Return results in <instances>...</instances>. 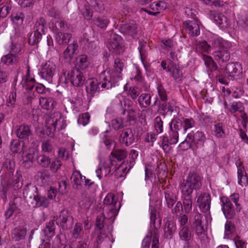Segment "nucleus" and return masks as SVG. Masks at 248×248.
<instances>
[{
    "instance_id": "f257e3e1",
    "label": "nucleus",
    "mask_w": 248,
    "mask_h": 248,
    "mask_svg": "<svg viewBox=\"0 0 248 248\" xmlns=\"http://www.w3.org/2000/svg\"><path fill=\"white\" fill-rule=\"evenodd\" d=\"M202 186L201 177L197 173L189 174L181 185V191L184 210L186 213H190L192 209V194L199 190Z\"/></svg>"
},
{
    "instance_id": "f03ea898",
    "label": "nucleus",
    "mask_w": 248,
    "mask_h": 248,
    "mask_svg": "<svg viewBox=\"0 0 248 248\" xmlns=\"http://www.w3.org/2000/svg\"><path fill=\"white\" fill-rule=\"evenodd\" d=\"M123 66L122 60L116 58L114 60L113 69L104 71L100 74V78L101 80L104 81V83L102 84L103 88L109 89L118 85L119 82L122 78L121 72L123 70Z\"/></svg>"
},
{
    "instance_id": "7ed1b4c3",
    "label": "nucleus",
    "mask_w": 248,
    "mask_h": 248,
    "mask_svg": "<svg viewBox=\"0 0 248 248\" xmlns=\"http://www.w3.org/2000/svg\"><path fill=\"white\" fill-rule=\"evenodd\" d=\"M169 136L164 135L162 138V148L165 153L171 150L170 144H176L178 140L179 131L183 127V123L178 117L173 118L169 124Z\"/></svg>"
},
{
    "instance_id": "20e7f679",
    "label": "nucleus",
    "mask_w": 248,
    "mask_h": 248,
    "mask_svg": "<svg viewBox=\"0 0 248 248\" xmlns=\"http://www.w3.org/2000/svg\"><path fill=\"white\" fill-rule=\"evenodd\" d=\"M85 78L83 73L78 69H73L70 71L62 69L60 77L62 82L66 84L69 81L73 86L78 87L82 86L85 82Z\"/></svg>"
},
{
    "instance_id": "39448f33",
    "label": "nucleus",
    "mask_w": 248,
    "mask_h": 248,
    "mask_svg": "<svg viewBox=\"0 0 248 248\" xmlns=\"http://www.w3.org/2000/svg\"><path fill=\"white\" fill-rule=\"evenodd\" d=\"M46 124V127L48 130L46 133L50 137L54 135L53 133L56 129L59 131L64 129L66 126V120L62 118V114L58 112L47 117Z\"/></svg>"
},
{
    "instance_id": "423d86ee",
    "label": "nucleus",
    "mask_w": 248,
    "mask_h": 248,
    "mask_svg": "<svg viewBox=\"0 0 248 248\" xmlns=\"http://www.w3.org/2000/svg\"><path fill=\"white\" fill-rule=\"evenodd\" d=\"M204 220L202 214L195 212L191 224L192 229L202 243L205 242L207 237L204 226Z\"/></svg>"
},
{
    "instance_id": "0eeeda50",
    "label": "nucleus",
    "mask_w": 248,
    "mask_h": 248,
    "mask_svg": "<svg viewBox=\"0 0 248 248\" xmlns=\"http://www.w3.org/2000/svg\"><path fill=\"white\" fill-rule=\"evenodd\" d=\"M56 224L63 230H68L72 228L74 224V218L71 212L67 209L62 210L59 216L53 217Z\"/></svg>"
},
{
    "instance_id": "6e6552de",
    "label": "nucleus",
    "mask_w": 248,
    "mask_h": 248,
    "mask_svg": "<svg viewBox=\"0 0 248 248\" xmlns=\"http://www.w3.org/2000/svg\"><path fill=\"white\" fill-rule=\"evenodd\" d=\"M107 46L110 51L116 54L122 53L124 50L123 39L121 36L115 33L110 35Z\"/></svg>"
},
{
    "instance_id": "1a4fd4ad",
    "label": "nucleus",
    "mask_w": 248,
    "mask_h": 248,
    "mask_svg": "<svg viewBox=\"0 0 248 248\" xmlns=\"http://www.w3.org/2000/svg\"><path fill=\"white\" fill-rule=\"evenodd\" d=\"M120 31L127 38H134L138 34V29L135 21H122L119 27Z\"/></svg>"
},
{
    "instance_id": "9d476101",
    "label": "nucleus",
    "mask_w": 248,
    "mask_h": 248,
    "mask_svg": "<svg viewBox=\"0 0 248 248\" xmlns=\"http://www.w3.org/2000/svg\"><path fill=\"white\" fill-rule=\"evenodd\" d=\"M56 72V66L52 62L48 61L43 66L39 75L49 83L52 82V78Z\"/></svg>"
},
{
    "instance_id": "9b49d317",
    "label": "nucleus",
    "mask_w": 248,
    "mask_h": 248,
    "mask_svg": "<svg viewBox=\"0 0 248 248\" xmlns=\"http://www.w3.org/2000/svg\"><path fill=\"white\" fill-rule=\"evenodd\" d=\"M105 205L104 208L108 211V216L109 217H115L118 214V209L116 205L117 201L115 200V197L111 193L108 194L104 200Z\"/></svg>"
},
{
    "instance_id": "f8f14e48",
    "label": "nucleus",
    "mask_w": 248,
    "mask_h": 248,
    "mask_svg": "<svg viewBox=\"0 0 248 248\" xmlns=\"http://www.w3.org/2000/svg\"><path fill=\"white\" fill-rule=\"evenodd\" d=\"M222 203V210L223 214L227 219L233 218L235 214L234 207L230 199L227 197L223 196L220 198Z\"/></svg>"
},
{
    "instance_id": "ddd939ff",
    "label": "nucleus",
    "mask_w": 248,
    "mask_h": 248,
    "mask_svg": "<svg viewBox=\"0 0 248 248\" xmlns=\"http://www.w3.org/2000/svg\"><path fill=\"white\" fill-rule=\"evenodd\" d=\"M197 203L201 211L207 212L210 209L211 196L206 192H202L197 196Z\"/></svg>"
},
{
    "instance_id": "4468645a",
    "label": "nucleus",
    "mask_w": 248,
    "mask_h": 248,
    "mask_svg": "<svg viewBox=\"0 0 248 248\" xmlns=\"http://www.w3.org/2000/svg\"><path fill=\"white\" fill-rule=\"evenodd\" d=\"M226 72L229 77L232 80L236 77H240L242 75V67L241 64L238 62H231L227 64Z\"/></svg>"
},
{
    "instance_id": "2eb2a0df",
    "label": "nucleus",
    "mask_w": 248,
    "mask_h": 248,
    "mask_svg": "<svg viewBox=\"0 0 248 248\" xmlns=\"http://www.w3.org/2000/svg\"><path fill=\"white\" fill-rule=\"evenodd\" d=\"M119 142L121 144L128 146L135 141V138L132 129L127 128L122 131L119 136Z\"/></svg>"
},
{
    "instance_id": "dca6fc26",
    "label": "nucleus",
    "mask_w": 248,
    "mask_h": 248,
    "mask_svg": "<svg viewBox=\"0 0 248 248\" xmlns=\"http://www.w3.org/2000/svg\"><path fill=\"white\" fill-rule=\"evenodd\" d=\"M99 80L100 81L96 78L89 79L86 87V90L88 93L93 95L95 93L102 91L104 89L102 87V84L104 83V81L101 80L100 78Z\"/></svg>"
},
{
    "instance_id": "f3484780",
    "label": "nucleus",
    "mask_w": 248,
    "mask_h": 248,
    "mask_svg": "<svg viewBox=\"0 0 248 248\" xmlns=\"http://www.w3.org/2000/svg\"><path fill=\"white\" fill-rule=\"evenodd\" d=\"M36 151L34 149L30 150L28 152L24 153L22 155V165L26 169H29L33 165L36 159Z\"/></svg>"
},
{
    "instance_id": "a211bd4d",
    "label": "nucleus",
    "mask_w": 248,
    "mask_h": 248,
    "mask_svg": "<svg viewBox=\"0 0 248 248\" xmlns=\"http://www.w3.org/2000/svg\"><path fill=\"white\" fill-rule=\"evenodd\" d=\"M16 134L19 139L24 140H28L32 136L30 126L26 124L19 126L16 131Z\"/></svg>"
},
{
    "instance_id": "6ab92c4d",
    "label": "nucleus",
    "mask_w": 248,
    "mask_h": 248,
    "mask_svg": "<svg viewBox=\"0 0 248 248\" xmlns=\"http://www.w3.org/2000/svg\"><path fill=\"white\" fill-rule=\"evenodd\" d=\"M56 221L53 218V220H50L46 224V226L43 229V233L45 239L43 240V243H45V239L49 240L55 235L56 225L55 222Z\"/></svg>"
},
{
    "instance_id": "aec40b11",
    "label": "nucleus",
    "mask_w": 248,
    "mask_h": 248,
    "mask_svg": "<svg viewBox=\"0 0 248 248\" xmlns=\"http://www.w3.org/2000/svg\"><path fill=\"white\" fill-rule=\"evenodd\" d=\"M23 193L29 205L31 206L38 193V189L35 186L28 187L24 189Z\"/></svg>"
},
{
    "instance_id": "412c9836",
    "label": "nucleus",
    "mask_w": 248,
    "mask_h": 248,
    "mask_svg": "<svg viewBox=\"0 0 248 248\" xmlns=\"http://www.w3.org/2000/svg\"><path fill=\"white\" fill-rule=\"evenodd\" d=\"M184 26L188 31V33L193 36L200 34V27L198 21L195 20H187L183 23Z\"/></svg>"
},
{
    "instance_id": "4be33fe9",
    "label": "nucleus",
    "mask_w": 248,
    "mask_h": 248,
    "mask_svg": "<svg viewBox=\"0 0 248 248\" xmlns=\"http://www.w3.org/2000/svg\"><path fill=\"white\" fill-rule=\"evenodd\" d=\"M151 9L153 11L144 10L149 15L156 16L160 11L164 10L167 7L166 3L164 1L154 2L150 5Z\"/></svg>"
},
{
    "instance_id": "5701e85b",
    "label": "nucleus",
    "mask_w": 248,
    "mask_h": 248,
    "mask_svg": "<svg viewBox=\"0 0 248 248\" xmlns=\"http://www.w3.org/2000/svg\"><path fill=\"white\" fill-rule=\"evenodd\" d=\"M36 177L38 183L41 186H46L49 185L50 180L49 172L46 170H42L37 172Z\"/></svg>"
},
{
    "instance_id": "b1692460",
    "label": "nucleus",
    "mask_w": 248,
    "mask_h": 248,
    "mask_svg": "<svg viewBox=\"0 0 248 248\" xmlns=\"http://www.w3.org/2000/svg\"><path fill=\"white\" fill-rule=\"evenodd\" d=\"M78 48V45L76 42H73L69 44L63 52V58L68 62L71 61L74 55L76 54Z\"/></svg>"
},
{
    "instance_id": "393cba45",
    "label": "nucleus",
    "mask_w": 248,
    "mask_h": 248,
    "mask_svg": "<svg viewBox=\"0 0 248 248\" xmlns=\"http://www.w3.org/2000/svg\"><path fill=\"white\" fill-rule=\"evenodd\" d=\"M90 65L88 57L86 55H79L76 58L75 61V68L78 70H86Z\"/></svg>"
},
{
    "instance_id": "a878e982",
    "label": "nucleus",
    "mask_w": 248,
    "mask_h": 248,
    "mask_svg": "<svg viewBox=\"0 0 248 248\" xmlns=\"http://www.w3.org/2000/svg\"><path fill=\"white\" fill-rule=\"evenodd\" d=\"M178 236L180 240L184 242H188L190 241L192 234L187 226H183L180 228Z\"/></svg>"
},
{
    "instance_id": "bb28decb",
    "label": "nucleus",
    "mask_w": 248,
    "mask_h": 248,
    "mask_svg": "<svg viewBox=\"0 0 248 248\" xmlns=\"http://www.w3.org/2000/svg\"><path fill=\"white\" fill-rule=\"evenodd\" d=\"M215 60L218 62H226L230 59V53L226 49H223L214 52Z\"/></svg>"
},
{
    "instance_id": "cd10ccee",
    "label": "nucleus",
    "mask_w": 248,
    "mask_h": 248,
    "mask_svg": "<svg viewBox=\"0 0 248 248\" xmlns=\"http://www.w3.org/2000/svg\"><path fill=\"white\" fill-rule=\"evenodd\" d=\"M26 233V228L22 226H18L12 231V238L13 240L18 241L24 239Z\"/></svg>"
},
{
    "instance_id": "c85d7f7f",
    "label": "nucleus",
    "mask_w": 248,
    "mask_h": 248,
    "mask_svg": "<svg viewBox=\"0 0 248 248\" xmlns=\"http://www.w3.org/2000/svg\"><path fill=\"white\" fill-rule=\"evenodd\" d=\"M164 195L167 206L172 208L177 201L176 195L169 188L164 189Z\"/></svg>"
},
{
    "instance_id": "c756f323",
    "label": "nucleus",
    "mask_w": 248,
    "mask_h": 248,
    "mask_svg": "<svg viewBox=\"0 0 248 248\" xmlns=\"http://www.w3.org/2000/svg\"><path fill=\"white\" fill-rule=\"evenodd\" d=\"M39 103L43 108L46 110L52 109L56 104L53 98L46 97H40Z\"/></svg>"
},
{
    "instance_id": "7c9ffc66",
    "label": "nucleus",
    "mask_w": 248,
    "mask_h": 248,
    "mask_svg": "<svg viewBox=\"0 0 248 248\" xmlns=\"http://www.w3.org/2000/svg\"><path fill=\"white\" fill-rule=\"evenodd\" d=\"M71 37L70 33L58 32L55 35V40L59 45H66L68 44Z\"/></svg>"
},
{
    "instance_id": "2f4dec72",
    "label": "nucleus",
    "mask_w": 248,
    "mask_h": 248,
    "mask_svg": "<svg viewBox=\"0 0 248 248\" xmlns=\"http://www.w3.org/2000/svg\"><path fill=\"white\" fill-rule=\"evenodd\" d=\"M49 202L45 196H41L39 193L32 202L31 206L32 207H47L49 205Z\"/></svg>"
},
{
    "instance_id": "473e14b6",
    "label": "nucleus",
    "mask_w": 248,
    "mask_h": 248,
    "mask_svg": "<svg viewBox=\"0 0 248 248\" xmlns=\"http://www.w3.org/2000/svg\"><path fill=\"white\" fill-rule=\"evenodd\" d=\"M214 19L216 24L222 29L227 28L229 26L227 17L222 14L214 15Z\"/></svg>"
},
{
    "instance_id": "72a5a7b5",
    "label": "nucleus",
    "mask_w": 248,
    "mask_h": 248,
    "mask_svg": "<svg viewBox=\"0 0 248 248\" xmlns=\"http://www.w3.org/2000/svg\"><path fill=\"white\" fill-rule=\"evenodd\" d=\"M46 22L45 19L43 17H40L35 23L34 32L38 33V34L42 36V34L45 33L46 29Z\"/></svg>"
},
{
    "instance_id": "f704fd0d",
    "label": "nucleus",
    "mask_w": 248,
    "mask_h": 248,
    "mask_svg": "<svg viewBox=\"0 0 248 248\" xmlns=\"http://www.w3.org/2000/svg\"><path fill=\"white\" fill-rule=\"evenodd\" d=\"M138 102L141 108H147L151 104V95L147 93H142L139 96Z\"/></svg>"
},
{
    "instance_id": "c9c22d12",
    "label": "nucleus",
    "mask_w": 248,
    "mask_h": 248,
    "mask_svg": "<svg viewBox=\"0 0 248 248\" xmlns=\"http://www.w3.org/2000/svg\"><path fill=\"white\" fill-rule=\"evenodd\" d=\"M19 60L18 55L9 53L2 57L1 61L4 64L9 65L16 64Z\"/></svg>"
},
{
    "instance_id": "e433bc0d",
    "label": "nucleus",
    "mask_w": 248,
    "mask_h": 248,
    "mask_svg": "<svg viewBox=\"0 0 248 248\" xmlns=\"http://www.w3.org/2000/svg\"><path fill=\"white\" fill-rule=\"evenodd\" d=\"M53 28L54 30H56L57 32L66 31L69 29V25L63 18H56L54 26Z\"/></svg>"
},
{
    "instance_id": "4c0bfd02",
    "label": "nucleus",
    "mask_w": 248,
    "mask_h": 248,
    "mask_svg": "<svg viewBox=\"0 0 248 248\" xmlns=\"http://www.w3.org/2000/svg\"><path fill=\"white\" fill-rule=\"evenodd\" d=\"M176 230V227L174 222L172 220L167 221L165 225V235L168 238H171L172 235Z\"/></svg>"
},
{
    "instance_id": "58836bf2",
    "label": "nucleus",
    "mask_w": 248,
    "mask_h": 248,
    "mask_svg": "<svg viewBox=\"0 0 248 248\" xmlns=\"http://www.w3.org/2000/svg\"><path fill=\"white\" fill-rule=\"evenodd\" d=\"M83 176L81 175L79 171L74 170L71 177V179L74 183V187L76 189H78L79 186H81L83 182Z\"/></svg>"
},
{
    "instance_id": "ea45409f",
    "label": "nucleus",
    "mask_w": 248,
    "mask_h": 248,
    "mask_svg": "<svg viewBox=\"0 0 248 248\" xmlns=\"http://www.w3.org/2000/svg\"><path fill=\"white\" fill-rule=\"evenodd\" d=\"M238 184L242 186H246L248 184V177L244 167H238Z\"/></svg>"
},
{
    "instance_id": "a19ab883",
    "label": "nucleus",
    "mask_w": 248,
    "mask_h": 248,
    "mask_svg": "<svg viewBox=\"0 0 248 248\" xmlns=\"http://www.w3.org/2000/svg\"><path fill=\"white\" fill-rule=\"evenodd\" d=\"M213 134L218 138H224L226 136L224 125L221 123L215 124L213 129Z\"/></svg>"
},
{
    "instance_id": "79ce46f5",
    "label": "nucleus",
    "mask_w": 248,
    "mask_h": 248,
    "mask_svg": "<svg viewBox=\"0 0 248 248\" xmlns=\"http://www.w3.org/2000/svg\"><path fill=\"white\" fill-rule=\"evenodd\" d=\"M36 160L37 164L43 168H47L51 163L50 158L45 155H36Z\"/></svg>"
},
{
    "instance_id": "37998d69",
    "label": "nucleus",
    "mask_w": 248,
    "mask_h": 248,
    "mask_svg": "<svg viewBox=\"0 0 248 248\" xmlns=\"http://www.w3.org/2000/svg\"><path fill=\"white\" fill-rule=\"evenodd\" d=\"M109 23V19L105 16L95 17L93 19V24L101 29H106Z\"/></svg>"
},
{
    "instance_id": "c03bdc74",
    "label": "nucleus",
    "mask_w": 248,
    "mask_h": 248,
    "mask_svg": "<svg viewBox=\"0 0 248 248\" xmlns=\"http://www.w3.org/2000/svg\"><path fill=\"white\" fill-rule=\"evenodd\" d=\"M148 46L146 42L143 40H139V46L138 49L140 54V59L142 62L146 59L147 56V50Z\"/></svg>"
},
{
    "instance_id": "a18cd8bd",
    "label": "nucleus",
    "mask_w": 248,
    "mask_h": 248,
    "mask_svg": "<svg viewBox=\"0 0 248 248\" xmlns=\"http://www.w3.org/2000/svg\"><path fill=\"white\" fill-rule=\"evenodd\" d=\"M106 219L104 216H97L96 219V227L99 230H102L104 227H106ZM107 229L109 232H110L112 230V226L109 225L107 226Z\"/></svg>"
},
{
    "instance_id": "49530a36",
    "label": "nucleus",
    "mask_w": 248,
    "mask_h": 248,
    "mask_svg": "<svg viewBox=\"0 0 248 248\" xmlns=\"http://www.w3.org/2000/svg\"><path fill=\"white\" fill-rule=\"evenodd\" d=\"M23 146V144H21L19 140H13L10 143V150L13 153H20L22 151Z\"/></svg>"
},
{
    "instance_id": "de8ad7c7",
    "label": "nucleus",
    "mask_w": 248,
    "mask_h": 248,
    "mask_svg": "<svg viewBox=\"0 0 248 248\" xmlns=\"http://www.w3.org/2000/svg\"><path fill=\"white\" fill-rule=\"evenodd\" d=\"M168 72L171 73L172 76L176 81L179 82L182 80V74L180 72L179 69L176 65H172L171 67H169Z\"/></svg>"
},
{
    "instance_id": "09e8293b",
    "label": "nucleus",
    "mask_w": 248,
    "mask_h": 248,
    "mask_svg": "<svg viewBox=\"0 0 248 248\" xmlns=\"http://www.w3.org/2000/svg\"><path fill=\"white\" fill-rule=\"evenodd\" d=\"M195 146L197 148L199 147H202L206 140L205 135L202 132L197 131L195 135H194Z\"/></svg>"
},
{
    "instance_id": "8fccbe9b",
    "label": "nucleus",
    "mask_w": 248,
    "mask_h": 248,
    "mask_svg": "<svg viewBox=\"0 0 248 248\" xmlns=\"http://www.w3.org/2000/svg\"><path fill=\"white\" fill-rule=\"evenodd\" d=\"M22 205V200L20 197H16L13 203L10 206L13 208V210H16V214H18L21 212Z\"/></svg>"
},
{
    "instance_id": "3c124183",
    "label": "nucleus",
    "mask_w": 248,
    "mask_h": 248,
    "mask_svg": "<svg viewBox=\"0 0 248 248\" xmlns=\"http://www.w3.org/2000/svg\"><path fill=\"white\" fill-rule=\"evenodd\" d=\"M227 41L217 35H215L212 40V45L215 48L224 47Z\"/></svg>"
},
{
    "instance_id": "603ef678",
    "label": "nucleus",
    "mask_w": 248,
    "mask_h": 248,
    "mask_svg": "<svg viewBox=\"0 0 248 248\" xmlns=\"http://www.w3.org/2000/svg\"><path fill=\"white\" fill-rule=\"evenodd\" d=\"M11 19L14 23L17 25H21L23 24L24 18V15L22 12L13 13L11 15Z\"/></svg>"
},
{
    "instance_id": "864d4df0",
    "label": "nucleus",
    "mask_w": 248,
    "mask_h": 248,
    "mask_svg": "<svg viewBox=\"0 0 248 248\" xmlns=\"http://www.w3.org/2000/svg\"><path fill=\"white\" fill-rule=\"evenodd\" d=\"M87 3L94 10L101 12L103 10L101 2L99 0H87Z\"/></svg>"
},
{
    "instance_id": "5fc2aeb1",
    "label": "nucleus",
    "mask_w": 248,
    "mask_h": 248,
    "mask_svg": "<svg viewBox=\"0 0 248 248\" xmlns=\"http://www.w3.org/2000/svg\"><path fill=\"white\" fill-rule=\"evenodd\" d=\"M82 224L77 222L75 224L73 230L71 232L72 236L75 239H77L79 236L82 231Z\"/></svg>"
},
{
    "instance_id": "6e6d98bb",
    "label": "nucleus",
    "mask_w": 248,
    "mask_h": 248,
    "mask_svg": "<svg viewBox=\"0 0 248 248\" xmlns=\"http://www.w3.org/2000/svg\"><path fill=\"white\" fill-rule=\"evenodd\" d=\"M90 119V115L88 112L82 113L79 115L78 123L79 124H82L85 126L89 123Z\"/></svg>"
},
{
    "instance_id": "4d7b16f0",
    "label": "nucleus",
    "mask_w": 248,
    "mask_h": 248,
    "mask_svg": "<svg viewBox=\"0 0 248 248\" xmlns=\"http://www.w3.org/2000/svg\"><path fill=\"white\" fill-rule=\"evenodd\" d=\"M140 93V90L137 86L130 87L128 92V96H129L132 100L136 99L137 97L139 96Z\"/></svg>"
},
{
    "instance_id": "13d9d810",
    "label": "nucleus",
    "mask_w": 248,
    "mask_h": 248,
    "mask_svg": "<svg viewBox=\"0 0 248 248\" xmlns=\"http://www.w3.org/2000/svg\"><path fill=\"white\" fill-rule=\"evenodd\" d=\"M154 126L155 130L158 133H161L163 131V121L160 116H157L154 119Z\"/></svg>"
},
{
    "instance_id": "bf43d9fd",
    "label": "nucleus",
    "mask_w": 248,
    "mask_h": 248,
    "mask_svg": "<svg viewBox=\"0 0 248 248\" xmlns=\"http://www.w3.org/2000/svg\"><path fill=\"white\" fill-rule=\"evenodd\" d=\"M158 108L162 111L164 113H167L169 111L172 112L173 110V107L171 106L170 102L166 101L162 103H159L158 104Z\"/></svg>"
},
{
    "instance_id": "052dcab7",
    "label": "nucleus",
    "mask_w": 248,
    "mask_h": 248,
    "mask_svg": "<svg viewBox=\"0 0 248 248\" xmlns=\"http://www.w3.org/2000/svg\"><path fill=\"white\" fill-rule=\"evenodd\" d=\"M244 109V106L241 102H233L229 108L231 113H235L236 111L242 112Z\"/></svg>"
},
{
    "instance_id": "680f3d73",
    "label": "nucleus",
    "mask_w": 248,
    "mask_h": 248,
    "mask_svg": "<svg viewBox=\"0 0 248 248\" xmlns=\"http://www.w3.org/2000/svg\"><path fill=\"white\" fill-rule=\"evenodd\" d=\"M41 35L33 31V33H31L29 37V43L31 45H34L37 44L41 40Z\"/></svg>"
},
{
    "instance_id": "e2e57ef3",
    "label": "nucleus",
    "mask_w": 248,
    "mask_h": 248,
    "mask_svg": "<svg viewBox=\"0 0 248 248\" xmlns=\"http://www.w3.org/2000/svg\"><path fill=\"white\" fill-rule=\"evenodd\" d=\"M111 124L113 128L116 130L122 128L124 127L123 120L120 117L112 120Z\"/></svg>"
},
{
    "instance_id": "0e129e2a",
    "label": "nucleus",
    "mask_w": 248,
    "mask_h": 248,
    "mask_svg": "<svg viewBox=\"0 0 248 248\" xmlns=\"http://www.w3.org/2000/svg\"><path fill=\"white\" fill-rule=\"evenodd\" d=\"M112 156L116 158L119 161H121L124 159L126 156V153L124 150H119L112 153Z\"/></svg>"
},
{
    "instance_id": "69168bd1",
    "label": "nucleus",
    "mask_w": 248,
    "mask_h": 248,
    "mask_svg": "<svg viewBox=\"0 0 248 248\" xmlns=\"http://www.w3.org/2000/svg\"><path fill=\"white\" fill-rule=\"evenodd\" d=\"M7 186H8L9 189L11 190V189H13L16 190L19 189L22 186V183L19 182L17 179H16L13 181L12 182L9 181L6 184Z\"/></svg>"
},
{
    "instance_id": "338daca9",
    "label": "nucleus",
    "mask_w": 248,
    "mask_h": 248,
    "mask_svg": "<svg viewBox=\"0 0 248 248\" xmlns=\"http://www.w3.org/2000/svg\"><path fill=\"white\" fill-rule=\"evenodd\" d=\"M3 166L9 170L10 172H13L15 169V162L12 159L7 158L3 163Z\"/></svg>"
},
{
    "instance_id": "774afa93",
    "label": "nucleus",
    "mask_w": 248,
    "mask_h": 248,
    "mask_svg": "<svg viewBox=\"0 0 248 248\" xmlns=\"http://www.w3.org/2000/svg\"><path fill=\"white\" fill-rule=\"evenodd\" d=\"M235 226L230 221H227L225 225V234L226 235L232 233L234 231Z\"/></svg>"
}]
</instances>
